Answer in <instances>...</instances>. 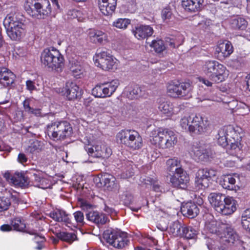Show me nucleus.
I'll return each instance as SVG.
<instances>
[{
	"label": "nucleus",
	"mask_w": 250,
	"mask_h": 250,
	"mask_svg": "<svg viewBox=\"0 0 250 250\" xmlns=\"http://www.w3.org/2000/svg\"><path fill=\"white\" fill-rule=\"evenodd\" d=\"M130 162H127L124 166L122 177L123 178H128L131 177L134 174V171Z\"/></svg>",
	"instance_id": "8fccbe9b"
},
{
	"label": "nucleus",
	"mask_w": 250,
	"mask_h": 250,
	"mask_svg": "<svg viewBox=\"0 0 250 250\" xmlns=\"http://www.w3.org/2000/svg\"><path fill=\"white\" fill-rule=\"evenodd\" d=\"M49 216L55 221L63 222L66 225L71 224L69 215L62 210L58 209L54 210L50 213Z\"/></svg>",
	"instance_id": "bb28decb"
},
{
	"label": "nucleus",
	"mask_w": 250,
	"mask_h": 250,
	"mask_svg": "<svg viewBox=\"0 0 250 250\" xmlns=\"http://www.w3.org/2000/svg\"><path fill=\"white\" fill-rule=\"evenodd\" d=\"M144 93L145 92L142 90L140 86L135 85L128 91L127 96L130 99H133L143 96Z\"/></svg>",
	"instance_id": "58836bf2"
},
{
	"label": "nucleus",
	"mask_w": 250,
	"mask_h": 250,
	"mask_svg": "<svg viewBox=\"0 0 250 250\" xmlns=\"http://www.w3.org/2000/svg\"><path fill=\"white\" fill-rule=\"evenodd\" d=\"M92 95L97 98H104L105 94L104 92V83H101L96 85L92 90Z\"/></svg>",
	"instance_id": "c03bdc74"
},
{
	"label": "nucleus",
	"mask_w": 250,
	"mask_h": 250,
	"mask_svg": "<svg viewBox=\"0 0 250 250\" xmlns=\"http://www.w3.org/2000/svg\"><path fill=\"white\" fill-rule=\"evenodd\" d=\"M233 51L231 43L228 41L219 43L215 50L216 54H217V57L219 60H223L229 57Z\"/></svg>",
	"instance_id": "6ab92c4d"
},
{
	"label": "nucleus",
	"mask_w": 250,
	"mask_h": 250,
	"mask_svg": "<svg viewBox=\"0 0 250 250\" xmlns=\"http://www.w3.org/2000/svg\"><path fill=\"white\" fill-rule=\"evenodd\" d=\"M216 175V171L213 169H199L196 173L195 183L199 188L205 189L208 187L210 179Z\"/></svg>",
	"instance_id": "ddd939ff"
},
{
	"label": "nucleus",
	"mask_w": 250,
	"mask_h": 250,
	"mask_svg": "<svg viewBox=\"0 0 250 250\" xmlns=\"http://www.w3.org/2000/svg\"><path fill=\"white\" fill-rule=\"evenodd\" d=\"M15 75L5 67L0 68V83L4 86L12 84L15 80Z\"/></svg>",
	"instance_id": "5701e85b"
},
{
	"label": "nucleus",
	"mask_w": 250,
	"mask_h": 250,
	"mask_svg": "<svg viewBox=\"0 0 250 250\" xmlns=\"http://www.w3.org/2000/svg\"><path fill=\"white\" fill-rule=\"evenodd\" d=\"M11 225L18 231H23L26 227L24 220L20 217L15 218L12 221Z\"/></svg>",
	"instance_id": "49530a36"
},
{
	"label": "nucleus",
	"mask_w": 250,
	"mask_h": 250,
	"mask_svg": "<svg viewBox=\"0 0 250 250\" xmlns=\"http://www.w3.org/2000/svg\"><path fill=\"white\" fill-rule=\"evenodd\" d=\"M189 152L195 159L200 161H207L214 156L209 145L203 142L193 143L189 149Z\"/></svg>",
	"instance_id": "9d476101"
},
{
	"label": "nucleus",
	"mask_w": 250,
	"mask_h": 250,
	"mask_svg": "<svg viewBox=\"0 0 250 250\" xmlns=\"http://www.w3.org/2000/svg\"><path fill=\"white\" fill-rule=\"evenodd\" d=\"M96 181L99 180L101 186H103L106 187L108 190H112L117 187V184L116 183L115 177L112 175L104 176L102 178H96Z\"/></svg>",
	"instance_id": "7c9ffc66"
},
{
	"label": "nucleus",
	"mask_w": 250,
	"mask_h": 250,
	"mask_svg": "<svg viewBox=\"0 0 250 250\" xmlns=\"http://www.w3.org/2000/svg\"><path fill=\"white\" fill-rule=\"evenodd\" d=\"M226 134L229 138H231L233 141H238L241 137L240 131L242 129L238 126L234 127L231 125L223 127Z\"/></svg>",
	"instance_id": "72a5a7b5"
},
{
	"label": "nucleus",
	"mask_w": 250,
	"mask_h": 250,
	"mask_svg": "<svg viewBox=\"0 0 250 250\" xmlns=\"http://www.w3.org/2000/svg\"><path fill=\"white\" fill-rule=\"evenodd\" d=\"M154 181L155 180L153 178L147 177L146 178H143L142 180V182L144 185H146V187H147L149 186H151Z\"/></svg>",
	"instance_id": "774afa93"
},
{
	"label": "nucleus",
	"mask_w": 250,
	"mask_h": 250,
	"mask_svg": "<svg viewBox=\"0 0 250 250\" xmlns=\"http://www.w3.org/2000/svg\"><path fill=\"white\" fill-rule=\"evenodd\" d=\"M229 24L233 29L244 30L247 27L248 22L243 18L234 17L230 20Z\"/></svg>",
	"instance_id": "f704fd0d"
},
{
	"label": "nucleus",
	"mask_w": 250,
	"mask_h": 250,
	"mask_svg": "<svg viewBox=\"0 0 250 250\" xmlns=\"http://www.w3.org/2000/svg\"><path fill=\"white\" fill-rule=\"evenodd\" d=\"M117 143L132 150L141 149L143 146V139L139 133L133 129H123L116 136Z\"/></svg>",
	"instance_id": "20e7f679"
},
{
	"label": "nucleus",
	"mask_w": 250,
	"mask_h": 250,
	"mask_svg": "<svg viewBox=\"0 0 250 250\" xmlns=\"http://www.w3.org/2000/svg\"><path fill=\"white\" fill-rule=\"evenodd\" d=\"M11 183L20 187H24L28 185L27 179L22 174L19 173H16L13 175Z\"/></svg>",
	"instance_id": "4c0bfd02"
},
{
	"label": "nucleus",
	"mask_w": 250,
	"mask_h": 250,
	"mask_svg": "<svg viewBox=\"0 0 250 250\" xmlns=\"http://www.w3.org/2000/svg\"><path fill=\"white\" fill-rule=\"evenodd\" d=\"M130 23V20L128 19H118L113 22V26L121 29H125Z\"/></svg>",
	"instance_id": "3c124183"
},
{
	"label": "nucleus",
	"mask_w": 250,
	"mask_h": 250,
	"mask_svg": "<svg viewBox=\"0 0 250 250\" xmlns=\"http://www.w3.org/2000/svg\"><path fill=\"white\" fill-rule=\"evenodd\" d=\"M199 82L204 84L207 86L211 87L212 86L213 83H215V82L211 81L209 79H207L205 78L200 77L198 78Z\"/></svg>",
	"instance_id": "0e129e2a"
},
{
	"label": "nucleus",
	"mask_w": 250,
	"mask_h": 250,
	"mask_svg": "<svg viewBox=\"0 0 250 250\" xmlns=\"http://www.w3.org/2000/svg\"><path fill=\"white\" fill-rule=\"evenodd\" d=\"M42 149L41 143L37 140L33 141L26 148L27 152L33 153L36 151L38 152Z\"/></svg>",
	"instance_id": "6e6d98bb"
},
{
	"label": "nucleus",
	"mask_w": 250,
	"mask_h": 250,
	"mask_svg": "<svg viewBox=\"0 0 250 250\" xmlns=\"http://www.w3.org/2000/svg\"><path fill=\"white\" fill-rule=\"evenodd\" d=\"M69 68L72 75L76 78H80L83 76L84 68L82 63L78 61L74 60L70 61Z\"/></svg>",
	"instance_id": "2f4dec72"
},
{
	"label": "nucleus",
	"mask_w": 250,
	"mask_h": 250,
	"mask_svg": "<svg viewBox=\"0 0 250 250\" xmlns=\"http://www.w3.org/2000/svg\"><path fill=\"white\" fill-rule=\"evenodd\" d=\"M134 36L138 40H142L151 36L153 33V28L149 25L137 26L132 30Z\"/></svg>",
	"instance_id": "aec40b11"
},
{
	"label": "nucleus",
	"mask_w": 250,
	"mask_h": 250,
	"mask_svg": "<svg viewBox=\"0 0 250 250\" xmlns=\"http://www.w3.org/2000/svg\"><path fill=\"white\" fill-rule=\"evenodd\" d=\"M240 151V147L238 145V141H233V142H230L229 149L228 150L229 154L233 156L236 155Z\"/></svg>",
	"instance_id": "864d4df0"
},
{
	"label": "nucleus",
	"mask_w": 250,
	"mask_h": 250,
	"mask_svg": "<svg viewBox=\"0 0 250 250\" xmlns=\"http://www.w3.org/2000/svg\"><path fill=\"white\" fill-rule=\"evenodd\" d=\"M85 215L88 221L99 225L105 224L108 220L105 214L98 211H89Z\"/></svg>",
	"instance_id": "412c9836"
},
{
	"label": "nucleus",
	"mask_w": 250,
	"mask_h": 250,
	"mask_svg": "<svg viewBox=\"0 0 250 250\" xmlns=\"http://www.w3.org/2000/svg\"><path fill=\"white\" fill-rule=\"evenodd\" d=\"M189 180L188 175L183 168L178 169L177 172L170 178V182L172 186L177 188H186Z\"/></svg>",
	"instance_id": "4468645a"
},
{
	"label": "nucleus",
	"mask_w": 250,
	"mask_h": 250,
	"mask_svg": "<svg viewBox=\"0 0 250 250\" xmlns=\"http://www.w3.org/2000/svg\"><path fill=\"white\" fill-rule=\"evenodd\" d=\"M88 36L91 41L95 43L101 44L108 40L107 34L101 30L90 29L88 32Z\"/></svg>",
	"instance_id": "a878e982"
},
{
	"label": "nucleus",
	"mask_w": 250,
	"mask_h": 250,
	"mask_svg": "<svg viewBox=\"0 0 250 250\" xmlns=\"http://www.w3.org/2000/svg\"><path fill=\"white\" fill-rule=\"evenodd\" d=\"M24 7L28 15L39 19H44L51 12L48 0H26Z\"/></svg>",
	"instance_id": "7ed1b4c3"
},
{
	"label": "nucleus",
	"mask_w": 250,
	"mask_h": 250,
	"mask_svg": "<svg viewBox=\"0 0 250 250\" xmlns=\"http://www.w3.org/2000/svg\"><path fill=\"white\" fill-rule=\"evenodd\" d=\"M62 92L68 100H76L82 95V91L79 86L75 82L71 81L66 83Z\"/></svg>",
	"instance_id": "2eb2a0df"
},
{
	"label": "nucleus",
	"mask_w": 250,
	"mask_h": 250,
	"mask_svg": "<svg viewBox=\"0 0 250 250\" xmlns=\"http://www.w3.org/2000/svg\"><path fill=\"white\" fill-rule=\"evenodd\" d=\"M41 61L45 67L58 70L62 67L64 58L58 50L52 47L43 50L41 53Z\"/></svg>",
	"instance_id": "0eeeda50"
},
{
	"label": "nucleus",
	"mask_w": 250,
	"mask_h": 250,
	"mask_svg": "<svg viewBox=\"0 0 250 250\" xmlns=\"http://www.w3.org/2000/svg\"><path fill=\"white\" fill-rule=\"evenodd\" d=\"M231 140L229 138L223 128H221L218 133L217 143L218 144L223 146L225 147L229 144V142H231Z\"/></svg>",
	"instance_id": "a19ab883"
},
{
	"label": "nucleus",
	"mask_w": 250,
	"mask_h": 250,
	"mask_svg": "<svg viewBox=\"0 0 250 250\" xmlns=\"http://www.w3.org/2000/svg\"><path fill=\"white\" fill-rule=\"evenodd\" d=\"M204 0H182V4L186 11L191 12L199 11L203 7Z\"/></svg>",
	"instance_id": "393cba45"
},
{
	"label": "nucleus",
	"mask_w": 250,
	"mask_h": 250,
	"mask_svg": "<svg viewBox=\"0 0 250 250\" xmlns=\"http://www.w3.org/2000/svg\"><path fill=\"white\" fill-rule=\"evenodd\" d=\"M166 45L171 48H174L180 45V43L177 42L175 39L167 38L166 41Z\"/></svg>",
	"instance_id": "e2e57ef3"
},
{
	"label": "nucleus",
	"mask_w": 250,
	"mask_h": 250,
	"mask_svg": "<svg viewBox=\"0 0 250 250\" xmlns=\"http://www.w3.org/2000/svg\"><path fill=\"white\" fill-rule=\"evenodd\" d=\"M151 144L162 149L173 147L177 142V137L172 130L167 128H156L153 129L150 136Z\"/></svg>",
	"instance_id": "f03ea898"
},
{
	"label": "nucleus",
	"mask_w": 250,
	"mask_h": 250,
	"mask_svg": "<svg viewBox=\"0 0 250 250\" xmlns=\"http://www.w3.org/2000/svg\"><path fill=\"white\" fill-rule=\"evenodd\" d=\"M80 207L82 210L85 211H90L93 208V206L86 201L82 200L80 202Z\"/></svg>",
	"instance_id": "680f3d73"
},
{
	"label": "nucleus",
	"mask_w": 250,
	"mask_h": 250,
	"mask_svg": "<svg viewBox=\"0 0 250 250\" xmlns=\"http://www.w3.org/2000/svg\"><path fill=\"white\" fill-rule=\"evenodd\" d=\"M167 169L172 175L177 172V169L182 168L181 166V161L176 157L168 159L166 162Z\"/></svg>",
	"instance_id": "c9c22d12"
},
{
	"label": "nucleus",
	"mask_w": 250,
	"mask_h": 250,
	"mask_svg": "<svg viewBox=\"0 0 250 250\" xmlns=\"http://www.w3.org/2000/svg\"><path fill=\"white\" fill-rule=\"evenodd\" d=\"M209 125L208 120L199 115L185 116L180 121V125L183 129L195 134L204 132Z\"/></svg>",
	"instance_id": "39448f33"
},
{
	"label": "nucleus",
	"mask_w": 250,
	"mask_h": 250,
	"mask_svg": "<svg viewBox=\"0 0 250 250\" xmlns=\"http://www.w3.org/2000/svg\"><path fill=\"white\" fill-rule=\"evenodd\" d=\"M104 83L105 94V98L110 97L115 92L119 85V82L117 80Z\"/></svg>",
	"instance_id": "e433bc0d"
},
{
	"label": "nucleus",
	"mask_w": 250,
	"mask_h": 250,
	"mask_svg": "<svg viewBox=\"0 0 250 250\" xmlns=\"http://www.w3.org/2000/svg\"><path fill=\"white\" fill-rule=\"evenodd\" d=\"M103 238L110 246L118 249L125 248L129 243L126 233L113 229L105 230Z\"/></svg>",
	"instance_id": "6e6552de"
},
{
	"label": "nucleus",
	"mask_w": 250,
	"mask_h": 250,
	"mask_svg": "<svg viewBox=\"0 0 250 250\" xmlns=\"http://www.w3.org/2000/svg\"><path fill=\"white\" fill-rule=\"evenodd\" d=\"M100 10L105 16L111 15L115 11L117 1L112 4L109 1L98 0Z\"/></svg>",
	"instance_id": "c85d7f7f"
},
{
	"label": "nucleus",
	"mask_w": 250,
	"mask_h": 250,
	"mask_svg": "<svg viewBox=\"0 0 250 250\" xmlns=\"http://www.w3.org/2000/svg\"><path fill=\"white\" fill-rule=\"evenodd\" d=\"M11 202L8 198L2 197L0 198V212L7 210Z\"/></svg>",
	"instance_id": "4d7b16f0"
},
{
	"label": "nucleus",
	"mask_w": 250,
	"mask_h": 250,
	"mask_svg": "<svg viewBox=\"0 0 250 250\" xmlns=\"http://www.w3.org/2000/svg\"><path fill=\"white\" fill-rule=\"evenodd\" d=\"M184 225L178 221L173 222L171 223L169 228V232L174 236H180L181 234L182 228Z\"/></svg>",
	"instance_id": "ea45409f"
},
{
	"label": "nucleus",
	"mask_w": 250,
	"mask_h": 250,
	"mask_svg": "<svg viewBox=\"0 0 250 250\" xmlns=\"http://www.w3.org/2000/svg\"><path fill=\"white\" fill-rule=\"evenodd\" d=\"M81 12L80 11L73 9L71 10H69L68 12V15L70 16V18L74 19V18H79V15L80 14Z\"/></svg>",
	"instance_id": "69168bd1"
},
{
	"label": "nucleus",
	"mask_w": 250,
	"mask_h": 250,
	"mask_svg": "<svg viewBox=\"0 0 250 250\" xmlns=\"http://www.w3.org/2000/svg\"><path fill=\"white\" fill-rule=\"evenodd\" d=\"M158 108L162 113L167 117L171 116L175 113L172 104L168 101L160 100Z\"/></svg>",
	"instance_id": "473e14b6"
},
{
	"label": "nucleus",
	"mask_w": 250,
	"mask_h": 250,
	"mask_svg": "<svg viewBox=\"0 0 250 250\" xmlns=\"http://www.w3.org/2000/svg\"><path fill=\"white\" fill-rule=\"evenodd\" d=\"M95 64L103 70L112 69L116 63V59L107 51L97 53L93 57Z\"/></svg>",
	"instance_id": "9b49d317"
},
{
	"label": "nucleus",
	"mask_w": 250,
	"mask_h": 250,
	"mask_svg": "<svg viewBox=\"0 0 250 250\" xmlns=\"http://www.w3.org/2000/svg\"><path fill=\"white\" fill-rule=\"evenodd\" d=\"M205 227L206 229L211 233H217L218 235V234L220 233V231L218 230L217 222L215 221L207 222L205 225Z\"/></svg>",
	"instance_id": "5fc2aeb1"
},
{
	"label": "nucleus",
	"mask_w": 250,
	"mask_h": 250,
	"mask_svg": "<svg viewBox=\"0 0 250 250\" xmlns=\"http://www.w3.org/2000/svg\"><path fill=\"white\" fill-rule=\"evenodd\" d=\"M229 106L231 109L238 112V114L240 115H245L250 112L249 106L244 103H238L236 101H232L229 102Z\"/></svg>",
	"instance_id": "cd10ccee"
},
{
	"label": "nucleus",
	"mask_w": 250,
	"mask_h": 250,
	"mask_svg": "<svg viewBox=\"0 0 250 250\" xmlns=\"http://www.w3.org/2000/svg\"><path fill=\"white\" fill-rule=\"evenodd\" d=\"M58 237L69 243L73 242L76 238V235L73 233H68L66 232H61L57 234Z\"/></svg>",
	"instance_id": "de8ad7c7"
},
{
	"label": "nucleus",
	"mask_w": 250,
	"mask_h": 250,
	"mask_svg": "<svg viewBox=\"0 0 250 250\" xmlns=\"http://www.w3.org/2000/svg\"><path fill=\"white\" fill-rule=\"evenodd\" d=\"M221 229L223 230V232L218 234L222 242L233 243L238 239V235L233 229L229 225L223 224Z\"/></svg>",
	"instance_id": "dca6fc26"
},
{
	"label": "nucleus",
	"mask_w": 250,
	"mask_h": 250,
	"mask_svg": "<svg viewBox=\"0 0 250 250\" xmlns=\"http://www.w3.org/2000/svg\"><path fill=\"white\" fill-rule=\"evenodd\" d=\"M22 104L24 111L26 112L29 113L32 109V107L30 105V101L28 99H26L23 102Z\"/></svg>",
	"instance_id": "338daca9"
},
{
	"label": "nucleus",
	"mask_w": 250,
	"mask_h": 250,
	"mask_svg": "<svg viewBox=\"0 0 250 250\" xmlns=\"http://www.w3.org/2000/svg\"><path fill=\"white\" fill-rule=\"evenodd\" d=\"M192 90V83L189 82H171L167 85V94L173 98H190L191 97Z\"/></svg>",
	"instance_id": "1a4fd4ad"
},
{
	"label": "nucleus",
	"mask_w": 250,
	"mask_h": 250,
	"mask_svg": "<svg viewBox=\"0 0 250 250\" xmlns=\"http://www.w3.org/2000/svg\"><path fill=\"white\" fill-rule=\"evenodd\" d=\"M33 179L36 186L42 188H46L45 187L44 185L46 180L42 177V173H34L33 175Z\"/></svg>",
	"instance_id": "09e8293b"
},
{
	"label": "nucleus",
	"mask_w": 250,
	"mask_h": 250,
	"mask_svg": "<svg viewBox=\"0 0 250 250\" xmlns=\"http://www.w3.org/2000/svg\"><path fill=\"white\" fill-rule=\"evenodd\" d=\"M226 197L225 195L220 193H211L208 196V199L210 204L217 211V209L224 203Z\"/></svg>",
	"instance_id": "c756f323"
},
{
	"label": "nucleus",
	"mask_w": 250,
	"mask_h": 250,
	"mask_svg": "<svg viewBox=\"0 0 250 250\" xmlns=\"http://www.w3.org/2000/svg\"><path fill=\"white\" fill-rule=\"evenodd\" d=\"M161 15L163 20H169L173 16L172 9L170 6L166 7L162 10Z\"/></svg>",
	"instance_id": "13d9d810"
},
{
	"label": "nucleus",
	"mask_w": 250,
	"mask_h": 250,
	"mask_svg": "<svg viewBox=\"0 0 250 250\" xmlns=\"http://www.w3.org/2000/svg\"><path fill=\"white\" fill-rule=\"evenodd\" d=\"M24 17L19 12L8 14L3 21L8 36L13 40H18L23 35L25 26Z\"/></svg>",
	"instance_id": "f257e3e1"
},
{
	"label": "nucleus",
	"mask_w": 250,
	"mask_h": 250,
	"mask_svg": "<svg viewBox=\"0 0 250 250\" xmlns=\"http://www.w3.org/2000/svg\"><path fill=\"white\" fill-rule=\"evenodd\" d=\"M181 210L183 215L191 218L196 217L199 212L198 206L191 202H188L183 205Z\"/></svg>",
	"instance_id": "4be33fe9"
},
{
	"label": "nucleus",
	"mask_w": 250,
	"mask_h": 250,
	"mask_svg": "<svg viewBox=\"0 0 250 250\" xmlns=\"http://www.w3.org/2000/svg\"><path fill=\"white\" fill-rule=\"evenodd\" d=\"M45 131L51 139L54 141L62 140L71 135L72 128L66 121H57L47 124Z\"/></svg>",
	"instance_id": "423d86ee"
},
{
	"label": "nucleus",
	"mask_w": 250,
	"mask_h": 250,
	"mask_svg": "<svg viewBox=\"0 0 250 250\" xmlns=\"http://www.w3.org/2000/svg\"><path fill=\"white\" fill-rule=\"evenodd\" d=\"M236 209V201L231 197L228 196L224 203L217 209V212L223 215H229Z\"/></svg>",
	"instance_id": "a211bd4d"
},
{
	"label": "nucleus",
	"mask_w": 250,
	"mask_h": 250,
	"mask_svg": "<svg viewBox=\"0 0 250 250\" xmlns=\"http://www.w3.org/2000/svg\"><path fill=\"white\" fill-rule=\"evenodd\" d=\"M181 233L183 234H181L180 237H183L187 239H191L196 235V230L191 227H188L184 225V226L182 228Z\"/></svg>",
	"instance_id": "a18cd8bd"
},
{
	"label": "nucleus",
	"mask_w": 250,
	"mask_h": 250,
	"mask_svg": "<svg viewBox=\"0 0 250 250\" xmlns=\"http://www.w3.org/2000/svg\"><path fill=\"white\" fill-rule=\"evenodd\" d=\"M150 46L153 48L155 51L157 53H161L165 49L164 42L161 40L153 41L150 44Z\"/></svg>",
	"instance_id": "603ef678"
},
{
	"label": "nucleus",
	"mask_w": 250,
	"mask_h": 250,
	"mask_svg": "<svg viewBox=\"0 0 250 250\" xmlns=\"http://www.w3.org/2000/svg\"><path fill=\"white\" fill-rule=\"evenodd\" d=\"M236 179L239 180V176L237 174L224 176L220 181V184L225 189L235 190Z\"/></svg>",
	"instance_id": "b1692460"
},
{
	"label": "nucleus",
	"mask_w": 250,
	"mask_h": 250,
	"mask_svg": "<svg viewBox=\"0 0 250 250\" xmlns=\"http://www.w3.org/2000/svg\"><path fill=\"white\" fill-rule=\"evenodd\" d=\"M228 75L229 71L226 66L219 62L214 71L209 75V79L215 83H219L224 81Z\"/></svg>",
	"instance_id": "f3484780"
},
{
	"label": "nucleus",
	"mask_w": 250,
	"mask_h": 250,
	"mask_svg": "<svg viewBox=\"0 0 250 250\" xmlns=\"http://www.w3.org/2000/svg\"><path fill=\"white\" fill-rule=\"evenodd\" d=\"M218 62L214 60L207 61L204 62L202 66L203 70L206 74L209 77V75L214 71V69L217 66Z\"/></svg>",
	"instance_id": "79ce46f5"
},
{
	"label": "nucleus",
	"mask_w": 250,
	"mask_h": 250,
	"mask_svg": "<svg viewBox=\"0 0 250 250\" xmlns=\"http://www.w3.org/2000/svg\"><path fill=\"white\" fill-rule=\"evenodd\" d=\"M74 217L77 223L80 224H83L84 215L81 211H77L73 213Z\"/></svg>",
	"instance_id": "052dcab7"
},
{
	"label": "nucleus",
	"mask_w": 250,
	"mask_h": 250,
	"mask_svg": "<svg viewBox=\"0 0 250 250\" xmlns=\"http://www.w3.org/2000/svg\"><path fill=\"white\" fill-rule=\"evenodd\" d=\"M241 224L243 228L248 231H250V208L244 211L242 214Z\"/></svg>",
	"instance_id": "37998d69"
},
{
	"label": "nucleus",
	"mask_w": 250,
	"mask_h": 250,
	"mask_svg": "<svg viewBox=\"0 0 250 250\" xmlns=\"http://www.w3.org/2000/svg\"><path fill=\"white\" fill-rule=\"evenodd\" d=\"M201 19V20L199 21L198 25L202 28H206L209 25L210 21L205 18L200 17V16H196L195 19Z\"/></svg>",
	"instance_id": "bf43d9fd"
},
{
	"label": "nucleus",
	"mask_w": 250,
	"mask_h": 250,
	"mask_svg": "<svg viewBox=\"0 0 250 250\" xmlns=\"http://www.w3.org/2000/svg\"><path fill=\"white\" fill-rule=\"evenodd\" d=\"M84 148L89 155L96 158H108L112 153V150L109 147L101 142H97L96 144L92 146L88 145Z\"/></svg>",
	"instance_id": "f8f14e48"
}]
</instances>
